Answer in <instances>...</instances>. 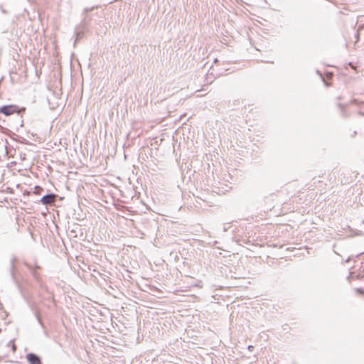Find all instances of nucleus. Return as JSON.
I'll list each match as a JSON object with an SVG mask.
<instances>
[{
	"mask_svg": "<svg viewBox=\"0 0 364 364\" xmlns=\"http://www.w3.org/2000/svg\"><path fill=\"white\" fill-rule=\"evenodd\" d=\"M56 196L55 194H48L45 196H43L41 199V202L43 205H50L53 203L55 201Z\"/></svg>",
	"mask_w": 364,
	"mask_h": 364,
	"instance_id": "2",
	"label": "nucleus"
},
{
	"mask_svg": "<svg viewBox=\"0 0 364 364\" xmlns=\"http://www.w3.org/2000/svg\"><path fill=\"white\" fill-rule=\"evenodd\" d=\"M35 190L36 191H34V193L36 194H40V192L41 191H43V188L41 187L37 186L35 187Z\"/></svg>",
	"mask_w": 364,
	"mask_h": 364,
	"instance_id": "4",
	"label": "nucleus"
},
{
	"mask_svg": "<svg viewBox=\"0 0 364 364\" xmlns=\"http://www.w3.org/2000/svg\"><path fill=\"white\" fill-rule=\"evenodd\" d=\"M25 108H19L16 105H4L0 108V113L4 114L6 116H10L15 113L20 114L21 112H24Z\"/></svg>",
	"mask_w": 364,
	"mask_h": 364,
	"instance_id": "1",
	"label": "nucleus"
},
{
	"mask_svg": "<svg viewBox=\"0 0 364 364\" xmlns=\"http://www.w3.org/2000/svg\"><path fill=\"white\" fill-rule=\"evenodd\" d=\"M26 358L30 364H41L40 358L33 353H29L26 355Z\"/></svg>",
	"mask_w": 364,
	"mask_h": 364,
	"instance_id": "3",
	"label": "nucleus"
}]
</instances>
